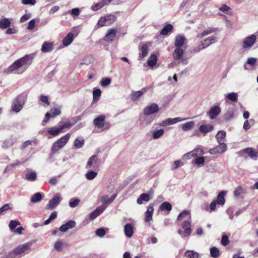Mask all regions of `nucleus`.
<instances>
[{
	"label": "nucleus",
	"instance_id": "obj_58",
	"mask_svg": "<svg viewBox=\"0 0 258 258\" xmlns=\"http://www.w3.org/2000/svg\"><path fill=\"white\" fill-rule=\"evenodd\" d=\"M101 91L99 89H96L93 91V99L98 100L99 98L101 96Z\"/></svg>",
	"mask_w": 258,
	"mask_h": 258
},
{
	"label": "nucleus",
	"instance_id": "obj_17",
	"mask_svg": "<svg viewBox=\"0 0 258 258\" xmlns=\"http://www.w3.org/2000/svg\"><path fill=\"white\" fill-rule=\"evenodd\" d=\"M76 223L74 220H70L66 224H63L59 227V230L62 232H65L70 229L74 228Z\"/></svg>",
	"mask_w": 258,
	"mask_h": 258
},
{
	"label": "nucleus",
	"instance_id": "obj_3",
	"mask_svg": "<svg viewBox=\"0 0 258 258\" xmlns=\"http://www.w3.org/2000/svg\"><path fill=\"white\" fill-rule=\"evenodd\" d=\"M71 137V134L69 133L67 134L56 142H55L52 145L51 150L53 152H55L57 151L59 149L63 148Z\"/></svg>",
	"mask_w": 258,
	"mask_h": 258
},
{
	"label": "nucleus",
	"instance_id": "obj_12",
	"mask_svg": "<svg viewBox=\"0 0 258 258\" xmlns=\"http://www.w3.org/2000/svg\"><path fill=\"white\" fill-rule=\"evenodd\" d=\"M31 244L29 242L20 245L14 249L15 252L18 255H20L26 251L29 250L30 248Z\"/></svg>",
	"mask_w": 258,
	"mask_h": 258
},
{
	"label": "nucleus",
	"instance_id": "obj_49",
	"mask_svg": "<svg viewBox=\"0 0 258 258\" xmlns=\"http://www.w3.org/2000/svg\"><path fill=\"white\" fill-rule=\"evenodd\" d=\"M74 124H75V123H72L69 122H66L64 123L61 121H60L58 123V124L60 126V129H61V131L63 128H71Z\"/></svg>",
	"mask_w": 258,
	"mask_h": 258
},
{
	"label": "nucleus",
	"instance_id": "obj_39",
	"mask_svg": "<svg viewBox=\"0 0 258 258\" xmlns=\"http://www.w3.org/2000/svg\"><path fill=\"white\" fill-rule=\"evenodd\" d=\"M85 141L83 138H77L74 142V146L77 149L81 148L84 145Z\"/></svg>",
	"mask_w": 258,
	"mask_h": 258
},
{
	"label": "nucleus",
	"instance_id": "obj_19",
	"mask_svg": "<svg viewBox=\"0 0 258 258\" xmlns=\"http://www.w3.org/2000/svg\"><path fill=\"white\" fill-rule=\"evenodd\" d=\"M124 232L126 237L131 238L133 236L134 233V228L133 224L127 223L124 226Z\"/></svg>",
	"mask_w": 258,
	"mask_h": 258
},
{
	"label": "nucleus",
	"instance_id": "obj_34",
	"mask_svg": "<svg viewBox=\"0 0 258 258\" xmlns=\"http://www.w3.org/2000/svg\"><path fill=\"white\" fill-rule=\"evenodd\" d=\"M107 4L105 3V0H102L100 2L93 5L91 7V9L93 11H97L103 8Z\"/></svg>",
	"mask_w": 258,
	"mask_h": 258
},
{
	"label": "nucleus",
	"instance_id": "obj_1",
	"mask_svg": "<svg viewBox=\"0 0 258 258\" xmlns=\"http://www.w3.org/2000/svg\"><path fill=\"white\" fill-rule=\"evenodd\" d=\"M35 55V53H31L25 55L24 56L17 59L8 67L7 70V72L8 73L22 74L32 64Z\"/></svg>",
	"mask_w": 258,
	"mask_h": 258
},
{
	"label": "nucleus",
	"instance_id": "obj_59",
	"mask_svg": "<svg viewBox=\"0 0 258 258\" xmlns=\"http://www.w3.org/2000/svg\"><path fill=\"white\" fill-rule=\"evenodd\" d=\"M205 159L203 157H201L197 158L195 160V164L198 166H202L204 165Z\"/></svg>",
	"mask_w": 258,
	"mask_h": 258
},
{
	"label": "nucleus",
	"instance_id": "obj_48",
	"mask_svg": "<svg viewBox=\"0 0 258 258\" xmlns=\"http://www.w3.org/2000/svg\"><path fill=\"white\" fill-rule=\"evenodd\" d=\"M80 203V200L79 199L72 198L69 201V206L71 208H75L78 206Z\"/></svg>",
	"mask_w": 258,
	"mask_h": 258
},
{
	"label": "nucleus",
	"instance_id": "obj_38",
	"mask_svg": "<svg viewBox=\"0 0 258 258\" xmlns=\"http://www.w3.org/2000/svg\"><path fill=\"white\" fill-rule=\"evenodd\" d=\"M171 205L167 202H163L160 205L159 207V210L161 211H167L168 213H169V212H170L171 210Z\"/></svg>",
	"mask_w": 258,
	"mask_h": 258
},
{
	"label": "nucleus",
	"instance_id": "obj_31",
	"mask_svg": "<svg viewBox=\"0 0 258 258\" xmlns=\"http://www.w3.org/2000/svg\"><path fill=\"white\" fill-rule=\"evenodd\" d=\"M150 200V195L148 194H142L139 198H138L137 202L138 204L141 205L143 203V202H148Z\"/></svg>",
	"mask_w": 258,
	"mask_h": 258
},
{
	"label": "nucleus",
	"instance_id": "obj_24",
	"mask_svg": "<svg viewBox=\"0 0 258 258\" xmlns=\"http://www.w3.org/2000/svg\"><path fill=\"white\" fill-rule=\"evenodd\" d=\"M53 49V44L52 42L45 41L42 46L41 50L43 52H48Z\"/></svg>",
	"mask_w": 258,
	"mask_h": 258
},
{
	"label": "nucleus",
	"instance_id": "obj_64",
	"mask_svg": "<svg viewBox=\"0 0 258 258\" xmlns=\"http://www.w3.org/2000/svg\"><path fill=\"white\" fill-rule=\"evenodd\" d=\"M36 3V0H22L21 3L25 5H30L31 6L34 5Z\"/></svg>",
	"mask_w": 258,
	"mask_h": 258
},
{
	"label": "nucleus",
	"instance_id": "obj_16",
	"mask_svg": "<svg viewBox=\"0 0 258 258\" xmlns=\"http://www.w3.org/2000/svg\"><path fill=\"white\" fill-rule=\"evenodd\" d=\"M216 42V37L214 36H210L206 39L202 40L200 42V45L202 48H206L211 44L214 43Z\"/></svg>",
	"mask_w": 258,
	"mask_h": 258
},
{
	"label": "nucleus",
	"instance_id": "obj_6",
	"mask_svg": "<svg viewBox=\"0 0 258 258\" xmlns=\"http://www.w3.org/2000/svg\"><path fill=\"white\" fill-rule=\"evenodd\" d=\"M160 110V108L157 104L151 103V104L147 106L144 109V114L145 116H149L151 114L158 112Z\"/></svg>",
	"mask_w": 258,
	"mask_h": 258
},
{
	"label": "nucleus",
	"instance_id": "obj_32",
	"mask_svg": "<svg viewBox=\"0 0 258 258\" xmlns=\"http://www.w3.org/2000/svg\"><path fill=\"white\" fill-rule=\"evenodd\" d=\"M97 156L96 155H94L92 156L88 160L86 168H91L93 166L94 164H95L97 162Z\"/></svg>",
	"mask_w": 258,
	"mask_h": 258
},
{
	"label": "nucleus",
	"instance_id": "obj_47",
	"mask_svg": "<svg viewBox=\"0 0 258 258\" xmlns=\"http://www.w3.org/2000/svg\"><path fill=\"white\" fill-rule=\"evenodd\" d=\"M97 175V172L93 170H89L86 174V177L88 180L94 179Z\"/></svg>",
	"mask_w": 258,
	"mask_h": 258
},
{
	"label": "nucleus",
	"instance_id": "obj_36",
	"mask_svg": "<svg viewBox=\"0 0 258 258\" xmlns=\"http://www.w3.org/2000/svg\"><path fill=\"white\" fill-rule=\"evenodd\" d=\"M11 21L8 18H4L0 20V28L5 29L8 28L11 25Z\"/></svg>",
	"mask_w": 258,
	"mask_h": 258
},
{
	"label": "nucleus",
	"instance_id": "obj_29",
	"mask_svg": "<svg viewBox=\"0 0 258 258\" xmlns=\"http://www.w3.org/2000/svg\"><path fill=\"white\" fill-rule=\"evenodd\" d=\"M74 34L70 32L63 39L62 43L64 46H67L69 45L73 41Z\"/></svg>",
	"mask_w": 258,
	"mask_h": 258
},
{
	"label": "nucleus",
	"instance_id": "obj_44",
	"mask_svg": "<svg viewBox=\"0 0 258 258\" xmlns=\"http://www.w3.org/2000/svg\"><path fill=\"white\" fill-rule=\"evenodd\" d=\"M194 121H189L182 124V129L184 131H187L191 130L194 126Z\"/></svg>",
	"mask_w": 258,
	"mask_h": 258
},
{
	"label": "nucleus",
	"instance_id": "obj_7",
	"mask_svg": "<svg viewBox=\"0 0 258 258\" xmlns=\"http://www.w3.org/2000/svg\"><path fill=\"white\" fill-rule=\"evenodd\" d=\"M60 201V194L59 193L56 194L54 197L49 201L45 209L46 210H52L54 209L59 204Z\"/></svg>",
	"mask_w": 258,
	"mask_h": 258
},
{
	"label": "nucleus",
	"instance_id": "obj_55",
	"mask_svg": "<svg viewBox=\"0 0 258 258\" xmlns=\"http://www.w3.org/2000/svg\"><path fill=\"white\" fill-rule=\"evenodd\" d=\"M111 80L109 78H103L101 81V85L103 87L109 85L111 83Z\"/></svg>",
	"mask_w": 258,
	"mask_h": 258
},
{
	"label": "nucleus",
	"instance_id": "obj_14",
	"mask_svg": "<svg viewBox=\"0 0 258 258\" xmlns=\"http://www.w3.org/2000/svg\"><path fill=\"white\" fill-rule=\"evenodd\" d=\"M154 204L153 203H151L145 212V221L146 222H149L152 220L154 212Z\"/></svg>",
	"mask_w": 258,
	"mask_h": 258
},
{
	"label": "nucleus",
	"instance_id": "obj_46",
	"mask_svg": "<svg viewBox=\"0 0 258 258\" xmlns=\"http://www.w3.org/2000/svg\"><path fill=\"white\" fill-rule=\"evenodd\" d=\"M210 255L213 258H217L220 255V251L218 248L216 247L211 248Z\"/></svg>",
	"mask_w": 258,
	"mask_h": 258
},
{
	"label": "nucleus",
	"instance_id": "obj_54",
	"mask_svg": "<svg viewBox=\"0 0 258 258\" xmlns=\"http://www.w3.org/2000/svg\"><path fill=\"white\" fill-rule=\"evenodd\" d=\"M20 222L18 220H11L9 224V227L11 230H14L18 225H20Z\"/></svg>",
	"mask_w": 258,
	"mask_h": 258
},
{
	"label": "nucleus",
	"instance_id": "obj_23",
	"mask_svg": "<svg viewBox=\"0 0 258 258\" xmlns=\"http://www.w3.org/2000/svg\"><path fill=\"white\" fill-rule=\"evenodd\" d=\"M17 141V138L13 136L11 137L9 139H8L4 141L2 147L4 149H7L12 146Z\"/></svg>",
	"mask_w": 258,
	"mask_h": 258
},
{
	"label": "nucleus",
	"instance_id": "obj_57",
	"mask_svg": "<svg viewBox=\"0 0 258 258\" xmlns=\"http://www.w3.org/2000/svg\"><path fill=\"white\" fill-rule=\"evenodd\" d=\"M62 176V174L58 175L57 176H54L51 177L49 180V183L52 185H55L57 183V180L58 178H60Z\"/></svg>",
	"mask_w": 258,
	"mask_h": 258
},
{
	"label": "nucleus",
	"instance_id": "obj_18",
	"mask_svg": "<svg viewBox=\"0 0 258 258\" xmlns=\"http://www.w3.org/2000/svg\"><path fill=\"white\" fill-rule=\"evenodd\" d=\"M243 153L247 154L251 159H256L258 157V153L252 148H247L241 151Z\"/></svg>",
	"mask_w": 258,
	"mask_h": 258
},
{
	"label": "nucleus",
	"instance_id": "obj_35",
	"mask_svg": "<svg viewBox=\"0 0 258 258\" xmlns=\"http://www.w3.org/2000/svg\"><path fill=\"white\" fill-rule=\"evenodd\" d=\"M157 61V56L155 54H152L148 60L147 63L150 67H153L156 64Z\"/></svg>",
	"mask_w": 258,
	"mask_h": 258
},
{
	"label": "nucleus",
	"instance_id": "obj_60",
	"mask_svg": "<svg viewBox=\"0 0 258 258\" xmlns=\"http://www.w3.org/2000/svg\"><path fill=\"white\" fill-rule=\"evenodd\" d=\"M230 243V241L227 235H223L221 239V243L224 246H226Z\"/></svg>",
	"mask_w": 258,
	"mask_h": 258
},
{
	"label": "nucleus",
	"instance_id": "obj_9",
	"mask_svg": "<svg viewBox=\"0 0 258 258\" xmlns=\"http://www.w3.org/2000/svg\"><path fill=\"white\" fill-rule=\"evenodd\" d=\"M221 109L218 105H215L211 107L207 114L209 116L211 119H214L220 113Z\"/></svg>",
	"mask_w": 258,
	"mask_h": 258
},
{
	"label": "nucleus",
	"instance_id": "obj_45",
	"mask_svg": "<svg viewBox=\"0 0 258 258\" xmlns=\"http://www.w3.org/2000/svg\"><path fill=\"white\" fill-rule=\"evenodd\" d=\"M219 145L216 147L217 151L220 152L219 154H222L227 150V145L224 143H218Z\"/></svg>",
	"mask_w": 258,
	"mask_h": 258
},
{
	"label": "nucleus",
	"instance_id": "obj_27",
	"mask_svg": "<svg viewBox=\"0 0 258 258\" xmlns=\"http://www.w3.org/2000/svg\"><path fill=\"white\" fill-rule=\"evenodd\" d=\"M183 54V50L181 47H176L173 53V57L175 60H179Z\"/></svg>",
	"mask_w": 258,
	"mask_h": 258
},
{
	"label": "nucleus",
	"instance_id": "obj_41",
	"mask_svg": "<svg viewBox=\"0 0 258 258\" xmlns=\"http://www.w3.org/2000/svg\"><path fill=\"white\" fill-rule=\"evenodd\" d=\"M184 255L187 258H199V253L194 250H187L185 252Z\"/></svg>",
	"mask_w": 258,
	"mask_h": 258
},
{
	"label": "nucleus",
	"instance_id": "obj_30",
	"mask_svg": "<svg viewBox=\"0 0 258 258\" xmlns=\"http://www.w3.org/2000/svg\"><path fill=\"white\" fill-rule=\"evenodd\" d=\"M61 132V130L60 129V126L58 124L57 126L51 127L47 130V133L53 136H57Z\"/></svg>",
	"mask_w": 258,
	"mask_h": 258
},
{
	"label": "nucleus",
	"instance_id": "obj_10",
	"mask_svg": "<svg viewBox=\"0 0 258 258\" xmlns=\"http://www.w3.org/2000/svg\"><path fill=\"white\" fill-rule=\"evenodd\" d=\"M106 206L102 205L98 207L94 211L90 213L89 218L91 220H94L102 214L106 209Z\"/></svg>",
	"mask_w": 258,
	"mask_h": 258
},
{
	"label": "nucleus",
	"instance_id": "obj_56",
	"mask_svg": "<svg viewBox=\"0 0 258 258\" xmlns=\"http://www.w3.org/2000/svg\"><path fill=\"white\" fill-rule=\"evenodd\" d=\"M216 30H217L216 28H209V29H207L206 30L204 31L202 33V34H201L202 37L205 36L208 34H210L213 32H215Z\"/></svg>",
	"mask_w": 258,
	"mask_h": 258
},
{
	"label": "nucleus",
	"instance_id": "obj_13",
	"mask_svg": "<svg viewBox=\"0 0 258 258\" xmlns=\"http://www.w3.org/2000/svg\"><path fill=\"white\" fill-rule=\"evenodd\" d=\"M152 88V86L147 87L144 88L142 89V90L138 91H133L131 95V98L133 101H136L138 100L144 93H145L147 90L150 89Z\"/></svg>",
	"mask_w": 258,
	"mask_h": 258
},
{
	"label": "nucleus",
	"instance_id": "obj_4",
	"mask_svg": "<svg viewBox=\"0 0 258 258\" xmlns=\"http://www.w3.org/2000/svg\"><path fill=\"white\" fill-rule=\"evenodd\" d=\"M116 20V17L114 15H107L101 17L98 22L99 27H103L105 26H109L113 23Z\"/></svg>",
	"mask_w": 258,
	"mask_h": 258
},
{
	"label": "nucleus",
	"instance_id": "obj_8",
	"mask_svg": "<svg viewBox=\"0 0 258 258\" xmlns=\"http://www.w3.org/2000/svg\"><path fill=\"white\" fill-rule=\"evenodd\" d=\"M117 29L113 28L108 30L104 38L105 41L110 43L112 42L116 36Z\"/></svg>",
	"mask_w": 258,
	"mask_h": 258
},
{
	"label": "nucleus",
	"instance_id": "obj_33",
	"mask_svg": "<svg viewBox=\"0 0 258 258\" xmlns=\"http://www.w3.org/2000/svg\"><path fill=\"white\" fill-rule=\"evenodd\" d=\"M226 137V133L225 131H220L218 132L216 136V138L218 143H224Z\"/></svg>",
	"mask_w": 258,
	"mask_h": 258
},
{
	"label": "nucleus",
	"instance_id": "obj_61",
	"mask_svg": "<svg viewBox=\"0 0 258 258\" xmlns=\"http://www.w3.org/2000/svg\"><path fill=\"white\" fill-rule=\"evenodd\" d=\"M243 192V189L241 186H239L234 191V195L235 197H239L242 193Z\"/></svg>",
	"mask_w": 258,
	"mask_h": 258
},
{
	"label": "nucleus",
	"instance_id": "obj_43",
	"mask_svg": "<svg viewBox=\"0 0 258 258\" xmlns=\"http://www.w3.org/2000/svg\"><path fill=\"white\" fill-rule=\"evenodd\" d=\"M238 95L237 93L234 92H232L231 93H229L228 94L225 95V99H228L233 102L236 101L237 100Z\"/></svg>",
	"mask_w": 258,
	"mask_h": 258
},
{
	"label": "nucleus",
	"instance_id": "obj_5",
	"mask_svg": "<svg viewBox=\"0 0 258 258\" xmlns=\"http://www.w3.org/2000/svg\"><path fill=\"white\" fill-rule=\"evenodd\" d=\"M105 116L104 115H100L95 118L93 120V124L98 128H102V130L108 129L110 127L109 123L105 122Z\"/></svg>",
	"mask_w": 258,
	"mask_h": 258
},
{
	"label": "nucleus",
	"instance_id": "obj_40",
	"mask_svg": "<svg viewBox=\"0 0 258 258\" xmlns=\"http://www.w3.org/2000/svg\"><path fill=\"white\" fill-rule=\"evenodd\" d=\"M42 199V196L40 192H36L34 194L31 198V202L36 203L40 202Z\"/></svg>",
	"mask_w": 258,
	"mask_h": 258
},
{
	"label": "nucleus",
	"instance_id": "obj_63",
	"mask_svg": "<svg viewBox=\"0 0 258 258\" xmlns=\"http://www.w3.org/2000/svg\"><path fill=\"white\" fill-rule=\"evenodd\" d=\"M106 231L104 228H99L96 231V235L100 237H103Z\"/></svg>",
	"mask_w": 258,
	"mask_h": 258
},
{
	"label": "nucleus",
	"instance_id": "obj_52",
	"mask_svg": "<svg viewBox=\"0 0 258 258\" xmlns=\"http://www.w3.org/2000/svg\"><path fill=\"white\" fill-rule=\"evenodd\" d=\"M190 213L189 211L187 210H184L181 213H180L178 217H177V220H182L184 218H185L186 217H188L189 216Z\"/></svg>",
	"mask_w": 258,
	"mask_h": 258
},
{
	"label": "nucleus",
	"instance_id": "obj_2",
	"mask_svg": "<svg viewBox=\"0 0 258 258\" xmlns=\"http://www.w3.org/2000/svg\"><path fill=\"white\" fill-rule=\"evenodd\" d=\"M27 93L25 92L15 98L12 107V111L18 113L22 109L27 99Z\"/></svg>",
	"mask_w": 258,
	"mask_h": 258
},
{
	"label": "nucleus",
	"instance_id": "obj_42",
	"mask_svg": "<svg viewBox=\"0 0 258 258\" xmlns=\"http://www.w3.org/2000/svg\"><path fill=\"white\" fill-rule=\"evenodd\" d=\"M173 29V26L171 24H167L161 30L160 34L163 35H166L169 32L171 31Z\"/></svg>",
	"mask_w": 258,
	"mask_h": 258
},
{
	"label": "nucleus",
	"instance_id": "obj_26",
	"mask_svg": "<svg viewBox=\"0 0 258 258\" xmlns=\"http://www.w3.org/2000/svg\"><path fill=\"white\" fill-rule=\"evenodd\" d=\"M226 193L227 192L224 190L221 191L219 193L217 196V199L215 200L218 205L220 206H223L224 205L225 202L224 197Z\"/></svg>",
	"mask_w": 258,
	"mask_h": 258
},
{
	"label": "nucleus",
	"instance_id": "obj_15",
	"mask_svg": "<svg viewBox=\"0 0 258 258\" xmlns=\"http://www.w3.org/2000/svg\"><path fill=\"white\" fill-rule=\"evenodd\" d=\"M182 119L180 117H175L174 118H167L160 123V126H166L169 125H172L177 122L182 121Z\"/></svg>",
	"mask_w": 258,
	"mask_h": 258
},
{
	"label": "nucleus",
	"instance_id": "obj_20",
	"mask_svg": "<svg viewBox=\"0 0 258 258\" xmlns=\"http://www.w3.org/2000/svg\"><path fill=\"white\" fill-rule=\"evenodd\" d=\"M181 227L184 229V234L185 236H189L191 232L190 222L188 220L184 221L182 224Z\"/></svg>",
	"mask_w": 258,
	"mask_h": 258
},
{
	"label": "nucleus",
	"instance_id": "obj_22",
	"mask_svg": "<svg viewBox=\"0 0 258 258\" xmlns=\"http://www.w3.org/2000/svg\"><path fill=\"white\" fill-rule=\"evenodd\" d=\"M235 110L233 108H229L226 112L223 115V119L225 121H228L234 117Z\"/></svg>",
	"mask_w": 258,
	"mask_h": 258
},
{
	"label": "nucleus",
	"instance_id": "obj_50",
	"mask_svg": "<svg viewBox=\"0 0 258 258\" xmlns=\"http://www.w3.org/2000/svg\"><path fill=\"white\" fill-rule=\"evenodd\" d=\"M164 133V131L163 129H160L158 130H156L154 131L153 133V137L155 139H158L160 138Z\"/></svg>",
	"mask_w": 258,
	"mask_h": 258
},
{
	"label": "nucleus",
	"instance_id": "obj_62",
	"mask_svg": "<svg viewBox=\"0 0 258 258\" xmlns=\"http://www.w3.org/2000/svg\"><path fill=\"white\" fill-rule=\"evenodd\" d=\"M17 254L16 253L14 249L2 258H17Z\"/></svg>",
	"mask_w": 258,
	"mask_h": 258
},
{
	"label": "nucleus",
	"instance_id": "obj_53",
	"mask_svg": "<svg viewBox=\"0 0 258 258\" xmlns=\"http://www.w3.org/2000/svg\"><path fill=\"white\" fill-rule=\"evenodd\" d=\"M50 113L52 114V117H54L56 116L60 115L61 113L60 107L52 108L50 109Z\"/></svg>",
	"mask_w": 258,
	"mask_h": 258
},
{
	"label": "nucleus",
	"instance_id": "obj_37",
	"mask_svg": "<svg viewBox=\"0 0 258 258\" xmlns=\"http://www.w3.org/2000/svg\"><path fill=\"white\" fill-rule=\"evenodd\" d=\"M37 179V174L35 171H30L25 175V179L28 181H34Z\"/></svg>",
	"mask_w": 258,
	"mask_h": 258
},
{
	"label": "nucleus",
	"instance_id": "obj_28",
	"mask_svg": "<svg viewBox=\"0 0 258 258\" xmlns=\"http://www.w3.org/2000/svg\"><path fill=\"white\" fill-rule=\"evenodd\" d=\"M141 52L139 54V59L141 60L146 56L148 53L149 47L146 44H143L140 49Z\"/></svg>",
	"mask_w": 258,
	"mask_h": 258
},
{
	"label": "nucleus",
	"instance_id": "obj_21",
	"mask_svg": "<svg viewBox=\"0 0 258 258\" xmlns=\"http://www.w3.org/2000/svg\"><path fill=\"white\" fill-rule=\"evenodd\" d=\"M185 38L183 35H177L175 38L174 45L176 47H181L184 44Z\"/></svg>",
	"mask_w": 258,
	"mask_h": 258
},
{
	"label": "nucleus",
	"instance_id": "obj_51",
	"mask_svg": "<svg viewBox=\"0 0 258 258\" xmlns=\"http://www.w3.org/2000/svg\"><path fill=\"white\" fill-rule=\"evenodd\" d=\"M80 13V10L79 8H74L71 10H69L67 12L65 13L64 14H71L74 17H76L78 16Z\"/></svg>",
	"mask_w": 258,
	"mask_h": 258
},
{
	"label": "nucleus",
	"instance_id": "obj_11",
	"mask_svg": "<svg viewBox=\"0 0 258 258\" xmlns=\"http://www.w3.org/2000/svg\"><path fill=\"white\" fill-rule=\"evenodd\" d=\"M256 36L254 34L246 37L243 40L242 47L247 48L251 46L255 42Z\"/></svg>",
	"mask_w": 258,
	"mask_h": 258
},
{
	"label": "nucleus",
	"instance_id": "obj_25",
	"mask_svg": "<svg viewBox=\"0 0 258 258\" xmlns=\"http://www.w3.org/2000/svg\"><path fill=\"white\" fill-rule=\"evenodd\" d=\"M199 129L201 133L205 135L206 134L212 131L214 129V126L211 124H203L199 127Z\"/></svg>",
	"mask_w": 258,
	"mask_h": 258
}]
</instances>
